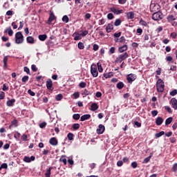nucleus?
I'll return each mask as SVG.
<instances>
[{"label":"nucleus","instance_id":"obj_1","mask_svg":"<svg viewBox=\"0 0 177 177\" xmlns=\"http://www.w3.org/2000/svg\"><path fill=\"white\" fill-rule=\"evenodd\" d=\"M165 88V85L164 84V82L162 79H158L156 82V88L158 93L164 92V88Z\"/></svg>","mask_w":177,"mask_h":177},{"label":"nucleus","instance_id":"obj_2","mask_svg":"<svg viewBox=\"0 0 177 177\" xmlns=\"http://www.w3.org/2000/svg\"><path fill=\"white\" fill-rule=\"evenodd\" d=\"M24 41V37H23L21 32H16L15 34V43L17 44H21Z\"/></svg>","mask_w":177,"mask_h":177},{"label":"nucleus","instance_id":"obj_3","mask_svg":"<svg viewBox=\"0 0 177 177\" xmlns=\"http://www.w3.org/2000/svg\"><path fill=\"white\" fill-rule=\"evenodd\" d=\"M167 22L171 23L174 27L177 26V21H176V16L173 15H169L167 16Z\"/></svg>","mask_w":177,"mask_h":177},{"label":"nucleus","instance_id":"obj_4","mask_svg":"<svg viewBox=\"0 0 177 177\" xmlns=\"http://www.w3.org/2000/svg\"><path fill=\"white\" fill-rule=\"evenodd\" d=\"M129 57L128 53H124L123 54L119 55L118 57L116 58L115 62L117 63H121L122 61L125 60L127 58Z\"/></svg>","mask_w":177,"mask_h":177},{"label":"nucleus","instance_id":"obj_5","mask_svg":"<svg viewBox=\"0 0 177 177\" xmlns=\"http://www.w3.org/2000/svg\"><path fill=\"white\" fill-rule=\"evenodd\" d=\"M152 19L154 21H160L162 19V12H155L152 15Z\"/></svg>","mask_w":177,"mask_h":177},{"label":"nucleus","instance_id":"obj_6","mask_svg":"<svg viewBox=\"0 0 177 177\" xmlns=\"http://www.w3.org/2000/svg\"><path fill=\"white\" fill-rule=\"evenodd\" d=\"M160 9V6L157 3H153L150 5V12H160L159 11Z\"/></svg>","mask_w":177,"mask_h":177},{"label":"nucleus","instance_id":"obj_7","mask_svg":"<svg viewBox=\"0 0 177 177\" xmlns=\"http://www.w3.org/2000/svg\"><path fill=\"white\" fill-rule=\"evenodd\" d=\"M91 75H93V77H97L98 72H97V66L91 65Z\"/></svg>","mask_w":177,"mask_h":177},{"label":"nucleus","instance_id":"obj_8","mask_svg":"<svg viewBox=\"0 0 177 177\" xmlns=\"http://www.w3.org/2000/svg\"><path fill=\"white\" fill-rule=\"evenodd\" d=\"M136 79H137V76L135 74L131 73L127 75V80L128 81L129 84H132Z\"/></svg>","mask_w":177,"mask_h":177},{"label":"nucleus","instance_id":"obj_9","mask_svg":"<svg viewBox=\"0 0 177 177\" xmlns=\"http://www.w3.org/2000/svg\"><path fill=\"white\" fill-rule=\"evenodd\" d=\"M53 81H51V79H48L46 81V88L49 91H53Z\"/></svg>","mask_w":177,"mask_h":177},{"label":"nucleus","instance_id":"obj_10","mask_svg":"<svg viewBox=\"0 0 177 177\" xmlns=\"http://www.w3.org/2000/svg\"><path fill=\"white\" fill-rule=\"evenodd\" d=\"M171 107L175 109V111H177V99L175 97H173L171 99Z\"/></svg>","mask_w":177,"mask_h":177},{"label":"nucleus","instance_id":"obj_11","mask_svg":"<svg viewBox=\"0 0 177 177\" xmlns=\"http://www.w3.org/2000/svg\"><path fill=\"white\" fill-rule=\"evenodd\" d=\"M105 131V127L103 126L102 124H100L98 126V129H96V133L98 134V135H100V134H102Z\"/></svg>","mask_w":177,"mask_h":177},{"label":"nucleus","instance_id":"obj_12","mask_svg":"<svg viewBox=\"0 0 177 177\" xmlns=\"http://www.w3.org/2000/svg\"><path fill=\"white\" fill-rule=\"evenodd\" d=\"M49 144H50L51 146H57V139H56L55 137L51 138L50 139H49Z\"/></svg>","mask_w":177,"mask_h":177},{"label":"nucleus","instance_id":"obj_13","mask_svg":"<svg viewBox=\"0 0 177 177\" xmlns=\"http://www.w3.org/2000/svg\"><path fill=\"white\" fill-rule=\"evenodd\" d=\"M127 50H128V46L127 44L120 46L119 48H118V51L120 53H123Z\"/></svg>","mask_w":177,"mask_h":177},{"label":"nucleus","instance_id":"obj_14","mask_svg":"<svg viewBox=\"0 0 177 177\" xmlns=\"http://www.w3.org/2000/svg\"><path fill=\"white\" fill-rule=\"evenodd\" d=\"M23 160H24V162H25L30 163V162H31L32 161H34V160H35V156H30V158H29L28 156H25V157H24Z\"/></svg>","mask_w":177,"mask_h":177},{"label":"nucleus","instance_id":"obj_15","mask_svg":"<svg viewBox=\"0 0 177 177\" xmlns=\"http://www.w3.org/2000/svg\"><path fill=\"white\" fill-rule=\"evenodd\" d=\"M110 11L115 15H121L123 13V10H117L115 8H110Z\"/></svg>","mask_w":177,"mask_h":177},{"label":"nucleus","instance_id":"obj_16","mask_svg":"<svg viewBox=\"0 0 177 177\" xmlns=\"http://www.w3.org/2000/svg\"><path fill=\"white\" fill-rule=\"evenodd\" d=\"M55 19V16L53 15V12H50V15H49L48 20H47L46 24L50 25L53 21Z\"/></svg>","mask_w":177,"mask_h":177},{"label":"nucleus","instance_id":"obj_17","mask_svg":"<svg viewBox=\"0 0 177 177\" xmlns=\"http://www.w3.org/2000/svg\"><path fill=\"white\" fill-rule=\"evenodd\" d=\"M15 102H16L15 99H11L10 100H8L6 102V106L8 107H12Z\"/></svg>","mask_w":177,"mask_h":177},{"label":"nucleus","instance_id":"obj_18","mask_svg":"<svg viewBox=\"0 0 177 177\" xmlns=\"http://www.w3.org/2000/svg\"><path fill=\"white\" fill-rule=\"evenodd\" d=\"M163 121H164V120L162 118L158 117L156 118L155 123L156 124V125L160 126L161 124H162Z\"/></svg>","mask_w":177,"mask_h":177},{"label":"nucleus","instance_id":"obj_19","mask_svg":"<svg viewBox=\"0 0 177 177\" xmlns=\"http://www.w3.org/2000/svg\"><path fill=\"white\" fill-rule=\"evenodd\" d=\"M106 30L107 33L111 32V30H113V24H112V23L108 24Z\"/></svg>","mask_w":177,"mask_h":177},{"label":"nucleus","instance_id":"obj_20","mask_svg":"<svg viewBox=\"0 0 177 177\" xmlns=\"http://www.w3.org/2000/svg\"><path fill=\"white\" fill-rule=\"evenodd\" d=\"M91 118V115L90 114H85L83 116L81 117V122H84L86 120H88Z\"/></svg>","mask_w":177,"mask_h":177},{"label":"nucleus","instance_id":"obj_21","mask_svg":"<svg viewBox=\"0 0 177 177\" xmlns=\"http://www.w3.org/2000/svg\"><path fill=\"white\" fill-rule=\"evenodd\" d=\"M26 41L28 44H35V40L34 38L32 36H29L26 38Z\"/></svg>","mask_w":177,"mask_h":177},{"label":"nucleus","instance_id":"obj_22","mask_svg":"<svg viewBox=\"0 0 177 177\" xmlns=\"http://www.w3.org/2000/svg\"><path fill=\"white\" fill-rule=\"evenodd\" d=\"M135 17V13L133 12H129L128 13H127V18H128V19H133Z\"/></svg>","mask_w":177,"mask_h":177},{"label":"nucleus","instance_id":"obj_23","mask_svg":"<svg viewBox=\"0 0 177 177\" xmlns=\"http://www.w3.org/2000/svg\"><path fill=\"white\" fill-rule=\"evenodd\" d=\"M4 32L8 34V36H12L13 35V31L12 29H11V27L7 28L6 30H4Z\"/></svg>","mask_w":177,"mask_h":177},{"label":"nucleus","instance_id":"obj_24","mask_svg":"<svg viewBox=\"0 0 177 177\" xmlns=\"http://www.w3.org/2000/svg\"><path fill=\"white\" fill-rule=\"evenodd\" d=\"M91 111H95L98 109V105L97 103L94 102L91 104Z\"/></svg>","mask_w":177,"mask_h":177},{"label":"nucleus","instance_id":"obj_25","mask_svg":"<svg viewBox=\"0 0 177 177\" xmlns=\"http://www.w3.org/2000/svg\"><path fill=\"white\" fill-rule=\"evenodd\" d=\"M92 93H91L88 89H84L83 93H82V95H84L83 97H85L86 95H91Z\"/></svg>","mask_w":177,"mask_h":177},{"label":"nucleus","instance_id":"obj_26","mask_svg":"<svg viewBox=\"0 0 177 177\" xmlns=\"http://www.w3.org/2000/svg\"><path fill=\"white\" fill-rule=\"evenodd\" d=\"M81 32H82V33H80V34L77 33V36H81V37H85L88 34V30H84V31L81 30Z\"/></svg>","mask_w":177,"mask_h":177},{"label":"nucleus","instance_id":"obj_27","mask_svg":"<svg viewBox=\"0 0 177 177\" xmlns=\"http://www.w3.org/2000/svg\"><path fill=\"white\" fill-rule=\"evenodd\" d=\"M53 169V167H49L47 169L46 174H44L46 177H50L51 175V170Z\"/></svg>","mask_w":177,"mask_h":177},{"label":"nucleus","instance_id":"obj_28","mask_svg":"<svg viewBox=\"0 0 177 177\" xmlns=\"http://www.w3.org/2000/svg\"><path fill=\"white\" fill-rule=\"evenodd\" d=\"M112 76H113V73L112 72L103 74V77H104L105 79H109Z\"/></svg>","mask_w":177,"mask_h":177},{"label":"nucleus","instance_id":"obj_29","mask_svg":"<svg viewBox=\"0 0 177 177\" xmlns=\"http://www.w3.org/2000/svg\"><path fill=\"white\" fill-rule=\"evenodd\" d=\"M173 121V118H168L167 119H166V120H165V125H169Z\"/></svg>","mask_w":177,"mask_h":177},{"label":"nucleus","instance_id":"obj_30","mask_svg":"<svg viewBox=\"0 0 177 177\" xmlns=\"http://www.w3.org/2000/svg\"><path fill=\"white\" fill-rule=\"evenodd\" d=\"M116 87L119 90L122 89L124 88V82H118Z\"/></svg>","mask_w":177,"mask_h":177},{"label":"nucleus","instance_id":"obj_31","mask_svg":"<svg viewBox=\"0 0 177 177\" xmlns=\"http://www.w3.org/2000/svg\"><path fill=\"white\" fill-rule=\"evenodd\" d=\"M47 37H48V36H46V35H39V41H46Z\"/></svg>","mask_w":177,"mask_h":177},{"label":"nucleus","instance_id":"obj_32","mask_svg":"<svg viewBox=\"0 0 177 177\" xmlns=\"http://www.w3.org/2000/svg\"><path fill=\"white\" fill-rule=\"evenodd\" d=\"M73 131H77L80 129V124L78 123H75L72 125Z\"/></svg>","mask_w":177,"mask_h":177},{"label":"nucleus","instance_id":"obj_33","mask_svg":"<svg viewBox=\"0 0 177 177\" xmlns=\"http://www.w3.org/2000/svg\"><path fill=\"white\" fill-rule=\"evenodd\" d=\"M121 24H122V20L120 19H118L115 21L114 26L117 27L120 26Z\"/></svg>","mask_w":177,"mask_h":177},{"label":"nucleus","instance_id":"obj_34","mask_svg":"<svg viewBox=\"0 0 177 177\" xmlns=\"http://www.w3.org/2000/svg\"><path fill=\"white\" fill-rule=\"evenodd\" d=\"M12 126L17 127L18 126V122L16 119H15L14 120H12L11 122V124H10V127H12Z\"/></svg>","mask_w":177,"mask_h":177},{"label":"nucleus","instance_id":"obj_35","mask_svg":"<svg viewBox=\"0 0 177 177\" xmlns=\"http://www.w3.org/2000/svg\"><path fill=\"white\" fill-rule=\"evenodd\" d=\"M59 161L61 162H63V164H64V165H66V164H67L66 158H65L64 156H61Z\"/></svg>","mask_w":177,"mask_h":177},{"label":"nucleus","instance_id":"obj_36","mask_svg":"<svg viewBox=\"0 0 177 177\" xmlns=\"http://www.w3.org/2000/svg\"><path fill=\"white\" fill-rule=\"evenodd\" d=\"M73 138H74L73 133H69L67 134V138H68V140H69L70 141L73 140Z\"/></svg>","mask_w":177,"mask_h":177},{"label":"nucleus","instance_id":"obj_37","mask_svg":"<svg viewBox=\"0 0 177 177\" xmlns=\"http://www.w3.org/2000/svg\"><path fill=\"white\" fill-rule=\"evenodd\" d=\"M165 133L163 131H160V132L157 133L156 134H155V137H156V138H160V137L162 136Z\"/></svg>","mask_w":177,"mask_h":177},{"label":"nucleus","instance_id":"obj_38","mask_svg":"<svg viewBox=\"0 0 177 177\" xmlns=\"http://www.w3.org/2000/svg\"><path fill=\"white\" fill-rule=\"evenodd\" d=\"M62 21H63V22H64V23H68V22H69L68 16H67V15L63 16V17H62Z\"/></svg>","mask_w":177,"mask_h":177},{"label":"nucleus","instance_id":"obj_39","mask_svg":"<svg viewBox=\"0 0 177 177\" xmlns=\"http://www.w3.org/2000/svg\"><path fill=\"white\" fill-rule=\"evenodd\" d=\"M77 48H78L80 50H83V49L85 48V46H84V44H83V43L79 42V43H77Z\"/></svg>","mask_w":177,"mask_h":177},{"label":"nucleus","instance_id":"obj_40","mask_svg":"<svg viewBox=\"0 0 177 177\" xmlns=\"http://www.w3.org/2000/svg\"><path fill=\"white\" fill-rule=\"evenodd\" d=\"M20 136H21L20 133L15 131V133H14V138L18 140L20 138Z\"/></svg>","mask_w":177,"mask_h":177},{"label":"nucleus","instance_id":"obj_41","mask_svg":"<svg viewBox=\"0 0 177 177\" xmlns=\"http://www.w3.org/2000/svg\"><path fill=\"white\" fill-rule=\"evenodd\" d=\"M150 158H151V156H148L147 158H145V159L143 160V164H147L150 161Z\"/></svg>","mask_w":177,"mask_h":177},{"label":"nucleus","instance_id":"obj_42","mask_svg":"<svg viewBox=\"0 0 177 177\" xmlns=\"http://www.w3.org/2000/svg\"><path fill=\"white\" fill-rule=\"evenodd\" d=\"M8 56H5L4 57H3V64H4V67H7L8 66Z\"/></svg>","mask_w":177,"mask_h":177},{"label":"nucleus","instance_id":"obj_43","mask_svg":"<svg viewBox=\"0 0 177 177\" xmlns=\"http://www.w3.org/2000/svg\"><path fill=\"white\" fill-rule=\"evenodd\" d=\"M24 72L26 73L29 75H31V73H30V69L27 66L24 67Z\"/></svg>","mask_w":177,"mask_h":177},{"label":"nucleus","instance_id":"obj_44","mask_svg":"<svg viewBox=\"0 0 177 177\" xmlns=\"http://www.w3.org/2000/svg\"><path fill=\"white\" fill-rule=\"evenodd\" d=\"M63 99V95L62 94H58L55 96V100L57 101H60Z\"/></svg>","mask_w":177,"mask_h":177},{"label":"nucleus","instance_id":"obj_45","mask_svg":"<svg viewBox=\"0 0 177 177\" xmlns=\"http://www.w3.org/2000/svg\"><path fill=\"white\" fill-rule=\"evenodd\" d=\"M166 61L167 62H171V64L174 63V61H173V57L171 56H167L166 57Z\"/></svg>","mask_w":177,"mask_h":177},{"label":"nucleus","instance_id":"obj_46","mask_svg":"<svg viewBox=\"0 0 177 177\" xmlns=\"http://www.w3.org/2000/svg\"><path fill=\"white\" fill-rule=\"evenodd\" d=\"M29 80V76H24L22 77V82L26 83Z\"/></svg>","mask_w":177,"mask_h":177},{"label":"nucleus","instance_id":"obj_47","mask_svg":"<svg viewBox=\"0 0 177 177\" xmlns=\"http://www.w3.org/2000/svg\"><path fill=\"white\" fill-rule=\"evenodd\" d=\"M30 68H31L32 71H34V73H36L37 71H38V68H37L36 65H35V64H32Z\"/></svg>","mask_w":177,"mask_h":177},{"label":"nucleus","instance_id":"obj_48","mask_svg":"<svg viewBox=\"0 0 177 177\" xmlns=\"http://www.w3.org/2000/svg\"><path fill=\"white\" fill-rule=\"evenodd\" d=\"M171 171L175 173L177 172V163L174 164L173 167H171Z\"/></svg>","mask_w":177,"mask_h":177},{"label":"nucleus","instance_id":"obj_49","mask_svg":"<svg viewBox=\"0 0 177 177\" xmlns=\"http://www.w3.org/2000/svg\"><path fill=\"white\" fill-rule=\"evenodd\" d=\"M165 110H166L169 113H172V111L171 109V107L169 106H165Z\"/></svg>","mask_w":177,"mask_h":177},{"label":"nucleus","instance_id":"obj_50","mask_svg":"<svg viewBox=\"0 0 177 177\" xmlns=\"http://www.w3.org/2000/svg\"><path fill=\"white\" fill-rule=\"evenodd\" d=\"M97 69H98V71H100V73L103 72L102 64H100V63H97Z\"/></svg>","mask_w":177,"mask_h":177},{"label":"nucleus","instance_id":"obj_51","mask_svg":"<svg viewBox=\"0 0 177 177\" xmlns=\"http://www.w3.org/2000/svg\"><path fill=\"white\" fill-rule=\"evenodd\" d=\"M115 53V47H111L109 49V54H114Z\"/></svg>","mask_w":177,"mask_h":177},{"label":"nucleus","instance_id":"obj_52","mask_svg":"<svg viewBox=\"0 0 177 177\" xmlns=\"http://www.w3.org/2000/svg\"><path fill=\"white\" fill-rule=\"evenodd\" d=\"M79 86L81 87L82 88H84L86 86V82H80Z\"/></svg>","mask_w":177,"mask_h":177},{"label":"nucleus","instance_id":"obj_53","mask_svg":"<svg viewBox=\"0 0 177 177\" xmlns=\"http://www.w3.org/2000/svg\"><path fill=\"white\" fill-rule=\"evenodd\" d=\"M73 119H74L75 120H79L80 114H73Z\"/></svg>","mask_w":177,"mask_h":177},{"label":"nucleus","instance_id":"obj_54","mask_svg":"<svg viewBox=\"0 0 177 177\" xmlns=\"http://www.w3.org/2000/svg\"><path fill=\"white\" fill-rule=\"evenodd\" d=\"M107 19H109V20H112L114 19V16H113V14L112 13H109L107 15Z\"/></svg>","mask_w":177,"mask_h":177},{"label":"nucleus","instance_id":"obj_55","mask_svg":"<svg viewBox=\"0 0 177 177\" xmlns=\"http://www.w3.org/2000/svg\"><path fill=\"white\" fill-rule=\"evenodd\" d=\"M131 167H133V169H136L138 167L137 162H131Z\"/></svg>","mask_w":177,"mask_h":177},{"label":"nucleus","instance_id":"obj_56","mask_svg":"<svg viewBox=\"0 0 177 177\" xmlns=\"http://www.w3.org/2000/svg\"><path fill=\"white\" fill-rule=\"evenodd\" d=\"M28 138V136L26 134H23L22 137H21V140H22L23 141H27Z\"/></svg>","mask_w":177,"mask_h":177},{"label":"nucleus","instance_id":"obj_57","mask_svg":"<svg viewBox=\"0 0 177 177\" xmlns=\"http://www.w3.org/2000/svg\"><path fill=\"white\" fill-rule=\"evenodd\" d=\"M2 169H8V164H1V165H0V170H1Z\"/></svg>","mask_w":177,"mask_h":177},{"label":"nucleus","instance_id":"obj_58","mask_svg":"<svg viewBox=\"0 0 177 177\" xmlns=\"http://www.w3.org/2000/svg\"><path fill=\"white\" fill-rule=\"evenodd\" d=\"M122 32H115L114 35H113L114 37L119 38L121 37Z\"/></svg>","mask_w":177,"mask_h":177},{"label":"nucleus","instance_id":"obj_59","mask_svg":"<svg viewBox=\"0 0 177 177\" xmlns=\"http://www.w3.org/2000/svg\"><path fill=\"white\" fill-rule=\"evenodd\" d=\"M176 95H177V89H174L170 93V95H171V96H175Z\"/></svg>","mask_w":177,"mask_h":177},{"label":"nucleus","instance_id":"obj_60","mask_svg":"<svg viewBox=\"0 0 177 177\" xmlns=\"http://www.w3.org/2000/svg\"><path fill=\"white\" fill-rule=\"evenodd\" d=\"M162 30H163L162 26H159V27H158L157 29L156 30V32L157 33H159V32H162Z\"/></svg>","mask_w":177,"mask_h":177},{"label":"nucleus","instance_id":"obj_61","mask_svg":"<svg viewBox=\"0 0 177 177\" xmlns=\"http://www.w3.org/2000/svg\"><path fill=\"white\" fill-rule=\"evenodd\" d=\"M6 93L3 91H0V100L5 99Z\"/></svg>","mask_w":177,"mask_h":177},{"label":"nucleus","instance_id":"obj_62","mask_svg":"<svg viewBox=\"0 0 177 177\" xmlns=\"http://www.w3.org/2000/svg\"><path fill=\"white\" fill-rule=\"evenodd\" d=\"M28 93H29V95L32 97H34L35 95V93L33 91H32L31 89L28 90Z\"/></svg>","mask_w":177,"mask_h":177},{"label":"nucleus","instance_id":"obj_63","mask_svg":"<svg viewBox=\"0 0 177 177\" xmlns=\"http://www.w3.org/2000/svg\"><path fill=\"white\" fill-rule=\"evenodd\" d=\"M46 126V122H41V124H39V128H41V129L45 128Z\"/></svg>","mask_w":177,"mask_h":177},{"label":"nucleus","instance_id":"obj_64","mask_svg":"<svg viewBox=\"0 0 177 177\" xmlns=\"http://www.w3.org/2000/svg\"><path fill=\"white\" fill-rule=\"evenodd\" d=\"M157 114H158V111H157L156 110L151 111L152 116L156 117Z\"/></svg>","mask_w":177,"mask_h":177}]
</instances>
